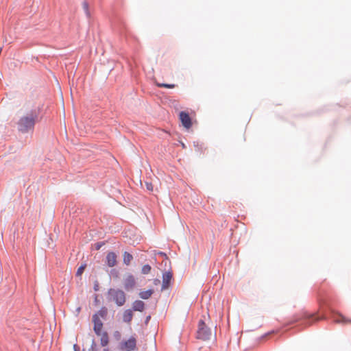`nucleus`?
I'll list each match as a JSON object with an SVG mask.
<instances>
[{
    "label": "nucleus",
    "instance_id": "nucleus-3",
    "mask_svg": "<svg viewBox=\"0 0 351 351\" xmlns=\"http://www.w3.org/2000/svg\"><path fill=\"white\" fill-rule=\"evenodd\" d=\"M210 336V330L206 326L205 323L202 320H200L198 324L197 337L203 341H206L209 339Z\"/></svg>",
    "mask_w": 351,
    "mask_h": 351
},
{
    "label": "nucleus",
    "instance_id": "nucleus-22",
    "mask_svg": "<svg viewBox=\"0 0 351 351\" xmlns=\"http://www.w3.org/2000/svg\"><path fill=\"white\" fill-rule=\"evenodd\" d=\"M147 189L148 190H152V186L151 184L147 183Z\"/></svg>",
    "mask_w": 351,
    "mask_h": 351
},
{
    "label": "nucleus",
    "instance_id": "nucleus-24",
    "mask_svg": "<svg viewBox=\"0 0 351 351\" xmlns=\"http://www.w3.org/2000/svg\"><path fill=\"white\" fill-rule=\"evenodd\" d=\"M304 317H306V318H311V317H313V315H305Z\"/></svg>",
    "mask_w": 351,
    "mask_h": 351
},
{
    "label": "nucleus",
    "instance_id": "nucleus-17",
    "mask_svg": "<svg viewBox=\"0 0 351 351\" xmlns=\"http://www.w3.org/2000/svg\"><path fill=\"white\" fill-rule=\"evenodd\" d=\"M152 267L149 265H145L142 267V273L143 274H148L149 273H150Z\"/></svg>",
    "mask_w": 351,
    "mask_h": 351
},
{
    "label": "nucleus",
    "instance_id": "nucleus-20",
    "mask_svg": "<svg viewBox=\"0 0 351 351\" xmlns=\"http://www.w3.org/2000/svg\"><path fill=\"white\" fill-rule=\"evenodd\" d=\"M335 322L337 323L343 322V323H351V319H346L343 317L341 316V319H335Z\"/></svg>",
    "mask_w": 351,
    "mask_h": 351
},
{
    "label": "nucleus",
    "instance_id": "nucleus-5",
    "mask_svg": "<svg viewBox=\"0 0 351 351\" xmlns=\"http://www.w3.org/2000/svg\"><path fill=\"white\" fill-rule=\"evenodd\" d=\"M180 119L182 122V124L186 129H189L192 125V122L191 117L189 114L186 112L182 111L179 114Z\"/></svg>",
    "mask_w": 351,
    "mask_h": 351
},
{
    "label": "nucleus",
    "instance_id": "nucleus-10",
    "mask_svg": "<svg viewBox=\"0 0 351 351\" xmlns=\"http://www.w3.org/2000/svg\"><path fill=\"white\" fill-rule=\"evenodd\" d=\"M172 275L170 272H165L162 276V289H166L168 288L169 282L171 280Z\"/></svg>",
    "mask_w": 351,
    "mask_h": 351
},
{
    "label": "nucleus",
    "instance_id": "nucleus-7",
    "mask_svg": "<svg viewBox=\"0 0 351 351\" xmlns=\"http://www.w3.org/2000/svg\"><path fill=\"white\" fill-rule=\"evenodd\" d=\"M102 319L97 317V315H93L92 317L93 322L94 324L93 330L95 332H99L100 330L103 329Z\"/></svg>",
    "mask_w": 351,
    "mask_h": 351
},
{
    "label": "nucleus",
    "instance_id": "nucleus-27",
    "mask_svg": "<svg viewBox=\"0 0 351 351\" xmlns=\"http://www.w3.org/2000/svg\"><path fill=\"white\" fill-rule=\"evenodd\" d=\"M103 351H108V349H104Z\"/></svg>",
    "mask_w": 351,
    "mask_h": 351
},
{
    "label": "nucleus",
    "instance_id": "nucleus-25",
    "mask_svg": "<svg viewBox=\"0 0 351 351\" xmlns=\"http://www.w3.org/2000/svg\"><path fill=\"white\" fill-rule=\"evenodd\" d=\"M77 313H79L80 311V307L77 308Z\"/></svg>",
    "mask_w": 351,
    "mask_h": 351
},
{
    "label": "nucleus",
    "instance_id": "nucleus-19",
    "mask_svg": "<svg viewBox=\"0 0 351 351\" xmlns=\"http://www.w3.org/2000/svg\"><path fill=\"white\" fill-rule=\"evenodd\" d=\"M85 267H86V265H81V266L77 269V270L76 276H80L83 274V272H84V269H85Z\"/></svg>",
    "mask_w": 351,
    "mask_h": 351
},
{
    "label": "nucleus",
    "instance_id": "nucleus-11",
    "mask_svg": "<svg viewBox=\"0 0 351 351\" xmlns=\"http://www.w3.org/2000/svg\"><path fill=\"white\" fill-rule=\"evenodd\" d=\"M132 308L136 311H143L145 308V304L141 300H136L133 302Z\"/></svg>",
    "mask_w": 351,
    "mask_h": 351
},
{
    "label": "nucleus",
    "instance_id": "nucleus-6",
    "mask_svg": "<svg viewBox=\"0 0 351 351\" xmlns=\"http://www.w3.org/2000/svg\"><path fill=\"white\" fill-rule=\"evenodd\" d=\"M124 288L129 291L130 289H132L136 284L135 278L132 274H128L124 278Z\"/></svg>",
    "mask_w": 351,
    "mask_h": 351
},
{
    "label": "nucleus",
    "instance_id": "nucleus-4",
    "mask_svg": "<svg viewBox=\"0 0 351 351\" xmlns=\"http://www.w3.org/2000/svg\"><path fill=\"white\" fill-rule=\"evenodd\" d=\"M136 348V339L134 336L130 337L128 340L123 341L119 345L121 351H133Z\"/></svg>",
    "mask_w": 351,
    "mask_h": 351
},
{
    "label": "nucleus",
    "instance_id": "nucleus-16",
    "mask_svg": "<svg viewBox=\"0 0 351 351\" xmlns=\"http://www.w3.org/2000/svg\"><path fill=\"white\" fill-rule=\"evenodd\" d=\"M156 84L158 87L160 88H173L176 87V84H165L157 82Z\"/></svg>",
    "mask_w": 351,
    "mask_h": 351
},
{
    "label": "nucleus",
    "instance_id": "nucleus-26",
    "mask_svg": "<svg viewBox=\"0 0 351 351\" xmlns=\"http://www.w3.org/2000/svg\"><path fill=\"white\" fill-rule=\"evenodd\" d=\"M182 146L183 147H185V145H184V143H182Z\"/></svg>",
    "mask_w": 351,
    "mask_h": 351
},
{
    "label": "nucleus",
    "instance_id": "nucleus-21",
    "mask_svg": "<svg viewBox=\"0 0 351 351\" xmlns=\"http://www.w3.org/2000/svg\"><path fill=\"white\" fill-rule=\"evenodd\" d=\"M113 337L116 340L119 341L121 338V334L119 331L116 330L113 332Z\"/></svg>",
    "mask_w": 351,
    "mask_h": 351
},
{
    "label": "nucleus",
    "instance_id": "nucleus-14",
    "mask_svg": "<svg viewBox=\"0 0 351 351\" xmlns=\"http://www.w3.org/2000/svg\"><path fill=\"white\" fill-rule=\"evenodd\" d=\"M133 259V256L129 252H125L123 254V263L129 265Z\"/></svg>",
    "mask_w": 351,
    "mask_h": 351
},
{
    "label": "nucleus",
    "instance_id": "nucleus-8",
    "mask_svg": "<svg viewBox=\"0 0 351 351\" xmlns=\"http://www.w3.org/2000/svg\"><path fill=\"white\" fill-rule=\"evenodd\" d=\"M117 256L113 252H108L106 256V263L108 267H112L117 265Z\"/></svg>",
    "mask_w": 351,
    "mask_h": 351
},
{
    "label": "nucleus",
    "instance_id": "nucleus-9",
    "mask_svg": "<svg viewBox=\"0 0 351 351\" xmlns=\"http://www.w3.org/2000/svg\"><path fill=\"white\" fill-rule=\"evenodd\" d=\"M95 334L100 337V343L101 346L105 347L108 346L109 343V337L107 332L100 330L99 332H95Z\"/></svg>",
    "mask_w": 351,
    "mask_h": 351
},
{
    "label": "nucleus",
    "instance_id": "nucleus-18",
    "mask_svg": "<svg viewBox=\"0 0 351 351\" xmlns=\"http://www.w3.org/2000/svg\"><path fill=\"white\" fill-rule=\"evenodd\" d=\"M82 7H83L84 10L85 11V13H86V16L88 17H90V12H89L88 3L86 1H84L82 3Z\"/></svg>",
    "mask_w": 351,
    "mask_h": 351
},
{
    "label": "nucleus",
    "instance_id": "nucleus-15",
    "mask_svg": "<svg viewBox=\"0 0 351 351\" xmlns=\"http://www.w3.org/2000/svg\"><path fill=\"white\" fill-rule=\"evenodd\" d=\"M94 315H97V317H99V318L104 319H106L108 315V309L106 307H102Z\"/></svg>",
    "mask_w": 351,
    "mask_h": 351
},
{
    "label": "nucleus",
    "instance_id": "nucleus-1",
    "mask_svg": "<svg viewBox=\"0 0 351 351\" xmlns=\"http://www.w3.org/2000/svg\"><path fill=\"white\" fill-rule=\"evenodd\" d=\"M36 115L31 114L21 117L18 122V129L22 133H27L34 130Z\"/></svg>",
    "mask_w": 351,
    "mask_h": 351
},
{
    "label": "nucleus",
    "instance_id": "nucleus-2",
    "mask_svg": "<svg viewBox=\"0 0 351 351\" xmlns=\"http://www.w3.org/2000/svg\"><path fill=\"white\" fill-rule=\"evenodd\" d=\"M108 295L110 300L114 301L118 306H123L125 302V295L121 290L110 289Z\"/></svg>",
    "mask_w": 351,
    "mask_h": 351
},
{
    "label": "nucleus",
    "instance_id": "nucleus-13",
    "mask_svg": "<svg viewBox=\"0 0 351 351\" xmlns=\"http://www.w3.org/2000/svg\"><path fill=\"white\" fill-rule=\"evenodd\" d=\"M153 289H149L147 291H142L139 293V296L144 300L149 299L153 294Z\"/></svg>",
    "mask_w": 351,
    "mask_h": 351
},
{
    "label": "nucleus",
    "instance_id": "nucleus-12",
    "mask_svg": "<svg viewBox=\"0 0 351 351\" xmlns=\"http://www.w3.org/2000/svg\"><path fill=\"white\" fill-rule=\"evenodd\" d=\"M133 317V313L132 310L128 309L125 310L123 315V320L124 322L130 323Z\"/></svg>",
    "mask_w": 351,
    "mask_h": 351
},
{
    "label": "nucleus",
    "instance_id": "nucleus-23",
    "mask_svg": "<svg viewBox=\"0 0 351 351\" xmlns=\"http://www.w3.org/2000/svg\"><path fill=\"white\" fill-rule=\"evenodd\" d=\"M101 245V243H97L95 247L96 250H99Z\"/></svg>",
    "mask_w": 351,
    "mask_h": 351
}]
</instances>
